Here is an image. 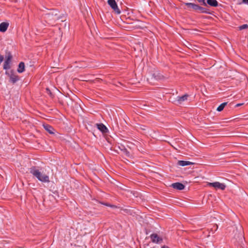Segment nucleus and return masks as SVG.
Returning <instances> with one entry per match:
<instances>
[{
	"label": "nucleus",
	"mask_w": 248,
	"mask_h": 248,
	"mask_svg": "<svg viewBox=\"0 0 248 248\" xmlns=\"http://www.w3.org/2000/svg\"><path fill=\"white\" fill-rule=\"evenodd\" d=\"M30 172L37 179L42 182H49V178L48 176L46 174H42L35 167H32L30 169Z\"/></svg>",
	"instance_id": "1"
},
{
	"label": "nucleus",
	"mask_w": 248,
	"mask_h": 248,
	"mask_svg": "<svg viewBox=\"0 0 248 248\" xmlns=\"http://www.w3.org/2000/svg\"><path fill=\"white\" fill-rule=\"evenodd\" d=\"M207 185L210 186H212L216 189L224 190L226 188V185L224 184L220 183L218 182L208 183Z\"/></svg>",
	"instance_id": "2"
},
{
	"label": "nucleus",
	"mask_w": 248,
	"mask_h": 248,
	"mask_svg": "<svg viewBox=\"0 0 248 248\" xmlns=\"http://www.w3.org/2000/svg\"><path fill=\"white\" fill-rule=\"evenodd\" d=\"M108 3L116 14H120L121 13V11L119 9L115 0H108Z\"/></svg>",
	"instance_id": "3"
},
{
	"label": "nucleus",
	"mask_w": 248,
	"mask_h": 248,
	"mask_svg": "<svg viewBox=\"0 0 248 248\" xmlns=\"http://www.w3.org/2000/svg\"><path fill=\"white\" fill-rule=\"evenodd\" d=\"M5 74L8 75L10 77V81L13 83H15L18 80V77L15 74L13 71H11L10 73L6 71Z\"/></svg>",
	"instance_id": "4"
},
{
	"label": "nucleus",
	"mask_w": 248,
	"mask_h": 248,
	"mask_svg": "<svg viewBox=\"0 0 248 248\" xmlns=\"http://www.w3.org/2000/svg\"><path fill=\"white\" fill-rule=\"evenodd\" d=\"M12 56L9 54L6 58V60L4 62L3 69L5 70L9 69L11 67L10 63L12 60Z\"/></svg>",
	"instance_id": "5"
},
{
	"label": "nucleus",
	"mask_w": 248,
	"mask_h": 248,
	"mask_svg": "<svg viewBox=\"0 0 248 248\" xmlns=\"http://www.w3.org/2000/svg\"><path fill=\"white\" fill-rule=\"evenodd\" d=\"M150 238L152 241L155 243H158L162 241V239L156 233L152 234L150 236Z\"/></svg>",
	"instance_id": "6"
},
{
	"label": "nucleus",
	"mask_w": 248,
	"mask_h": 248,
	"mask_svg": "<svg viewBox=\"0 0 248 248\" xmlns=\"http://www.w3.org/2000/svg\"><path fill=\"white\" fill-rule=\"evenodd\" d=\"M171 186L173 188L178 190H183L185 188V186L183 184L179 182L173 183Z\"/></svg>",
	"instance_id": "7"
},
{
	"label": "nucleus",
	"mask_w": 248,
	"mask_h": 248,
	"mask_svg": "<svg viewBox=\"0 0 248 248\" xmlns=\"http://www.w3.org/2000/svg\"><path fill=\"white\" fill-rule=\"evenodd\" d=\"M97 128L102 132L106 133L108 132V129L107 127L103 124H96Z\"/></svg>",
	"instance_id": "8"
},
{
	"label": "nucleus",
	"mask_w": 248,
	"mask_h": 248,
	"mask_svg": "<svg viewBox=\"0 0 248 248\" xmlns=\"http://www.w3.org/2000/svg\"><path fill=\"white\" fill-rule=\"evenodd\" d=\"M9 26V23L7 22H2L0 24V31L4 32L6 31Z\"/></svg>",
	"instance_id": "9"
},
{
	"label": "nucleus",
	"mask_w": 248,
	"mask_h": 248,
	"mask_svg": "<svg viewBox=\"0 0 248 248\" xmlns=\"http://www.w3.org/2000/svg\"><path fill=\"white\" fill-rule=\"evenodd\" d=\"M177 164L181 166H186L193 164V163L188 161L179 160L178 161Z\"/></svg>",
	"instance_id": "10"
},
{
	"label": "nucleus",
	"mask_w": 248,
	"mask_h": 248,
	"mask_svg": "<svg viewBox=\"0 0 248 248\" xmlns=\"http://www.w3.org/2000/svg\"><path fill=\"white\" fill-rule=\"evenodd\" d=\"M44 128L50 134L54 133V128L49 124H46L43 125Z\"/></svg>",
	"instance_id": "11"
},
{
	"label": "nucleus",
	"mask_w": 248,
	"mask_h": 248,
	"mask_svg": "<svg viewBox=\"0 0 248 248\" xmlns=\"http://www.w3.org/2000/svg\"><path fill=\"white\" fill-rule=\"evenodd\" d=\"M25 70V64L23 62H20L18 64L17 72L19 73L23 72Z\"/></svg>",
	"instance_id": "12"
},
{
	"label": "nucleus",
	"mask_w": 248,
	"mask_h": 248,
	"mask_svg": "<svg viewBox=\"0 0 248 248\" xmlns=\"http://www.w3.org/2000/svg\"><path fill=\"white\" fill-rule=\"evenodd\" d=\"M207 3L213 7H217L218 5L217 0H207Z\"/></svg>",
	"instance_id": "13"
},
{
	"label": "nucleus",
	"mask_w": 248,
	"mask_h": 248,
	"mask_svg": "<svg viewBox=\"0 0 248 248\" xmlns=\"http://www.w3.org/2000/svg\"><path fill=\"white\" fill-rule=\"evenodd\" d=\"M186 5L188 7H191L196 11H197V9H198L199 7L198 5L193 3H186Z\"/></svg>",
	"instance_id": "14"
},
{
	"label": "nucleus",
	"mask_w": 248,
	"mask_h": 248,
	"mask_svg": "<svg viewBox=\"0 0 248 248\" xmlns=\"http://www.w3.org/2000/svg\"><path fill=\"white\" fill-rule=\"evenodd\" d=\"M188 95L186 94H185L182 96H178L177 99V101L179 103H182L183 101L186 100L187 99Z\"/></svg>",
	"instance_id": "15"
},
{
	"label": "nucleus",
	"mask_w": 248,
	"mask_h": 248,
	"mask_svg": "<svg viewBox=\"0 0 248 248\" xmlns=\"http://www.w3.org/2000/svg\"><path fill=\"white\" fill-rule=\"evenodd\" d=\"M197 11H199L202 13H206V14H209V10L205 8L201 7L199 6L198 9H197Z\"/></svg>",
	"instance_id": "16"
},
{
	"label": "nucleus",
	"mask_w": 248,
	"mask_h": 248,
	"mask_svg": "<svg viewBox=\"0 0 248 248\" xmlns=\"http://www.w3.org/2000/svg\"><path fill=\"white\" fill-rule=\"evenodd\" d=\"M227 104V102H224V103L221 104L217 108V110L218 111H222L224 109V107H225V106H226Z\"/></svg>",
	"instance_id": "17"
},
{
	"label": "nucleus",
	"mask_w": 248,
	"mask_h": 248,
	"mask_svg": "<svg viewBox=\"0 0 248 248\" xmlns=\"http://www.w3.org/2000/svg\"><path fill=\"white\" fill-rule=\"evenodd\" d=\"M248 28V24H243L239 27V30H242L247 29Z\"/></svg>",
	"instance_id": "18"
},
{
	"label": "nucleus",
	"mask_w": 248,
	"mask_h": 248,
	"mask_svg": "<svg viewBox=\"0 0 248 248\" xmlns=\"http://www.w3.org/2000/svg\"><path fill=\"white\" fill-rule=\"evenodd\" d=\"M198 1L199 2H201V3H202L205 6H206L207 5V4L205 2V0H198Z\"/></svg>",
	"instance_id": "19"
},
{
	"label": "nucleus",
	"mask_w": 248,
	"mask_h": 248,
	"mask_svg": "<svg viewBox=\"0 0 248 248\" xmlns=\"http://www.w3.org/2000/svg\"><path fill=\"white\" fill-rule=\"evenodd\" d=\"M3 59H4L3 56L0 54V65L1 64V62H3Z\"/></svg>",
	"instance_id": "20"
},
{
	"label": "nucleus",
	"mask_w": 248,
	"mask_h": 248,
	"mask_svg": "<svg viewBox=\"0 0 248 248\" xmlns=\"http://www.w3.org/2000/svg\"><path fill=\"white\" fill-rule=\"evenodd\" d=\"M104 205H105L106 206H109V207H115V206L114 205H110L108 203H102Z\"/></svg>",
	"instance_id": "21"
},
{
	"label": "nucleus",
	"mask_w": 248,
	"mask_h": 248,
	"mask_svg": "<svg viewBox=\"0 0 248 248\" xmlns=\"http://www.w3.org/2000/svg\"><path fill=\"white\" fill-rule=\"evenodd\" d=\"M47 17L46 18H50L52 16V15H51L50 14H48L46 15Z\"/></svg>",
	"instance_id": "22"
},
{
	"label": "nucleus",
	"mask_w": 248,
	"mask_h": 248,
	"mask_svg": "<svg viewBox=\"0 0 248 248\" xmlns=\"http://www.w3.org/2000/svg\"><path fill=\"white\" fill-rule=\"evenodd\" d=\"M243 2L248 5V0H243Z\"/></svg>",
	"instance_id": "23"
},
{
	"label": "nucleus",
	"mask_w": 248,
	"mask_h": 248,
	"mask_svg": "<svg viewBox=\"0 0 248 248\" xmlns=\"http://www.w3.org/2000/svg\"><path fill=\"white\" fill-rule=\"evenodd\" d=\"M125 154L128 156H130V153L129 152H128L127 151H125Z\"/></svg>",
	"instance_id": "24"
},
{
	"label": "nucleus",
	"mask_w": 248,
	"mask_h": 248,
	"mask_svg": "<svg viewBox=\"0 0 248 248\" xmlns=\"http://www.w3.org/2000/svg\"><path fill=\"white\" fill-rule=\"evenodd\" d=\"M241 105H242V104H237L236 106V107H239V106H240Z\"/></svg>",
	"instance_id": "25"
}]
</instances>
